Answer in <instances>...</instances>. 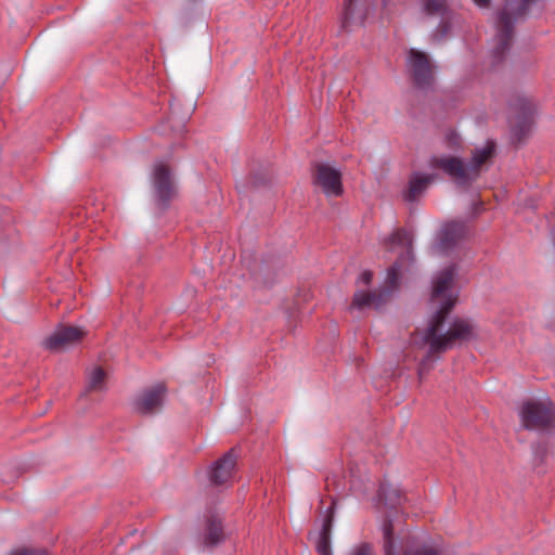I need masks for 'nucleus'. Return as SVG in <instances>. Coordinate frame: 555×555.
Returning a JSON list of instances; mask_svg holds the SVG:
<instances>
[{"label":"nucleus","mask_w":555,"mask_h":555,"mask_svg":"<svg viewBox=\"0 0 555 555\" xmlns=\"http://www.w3.org/2000/svg\"><path fill=\"white\" fill-rule=\"evenodd\" d=\"M385 244L390 247L400 246L404 251L399 259L387 270V276L382 287L374 292L358 291L353 295L352 305L358 309L373 307L380 309L391 297L399 285V272L405 260L411 261L412 255V235L408 231L400 229L387 237Z\"/></svg>","instance_id":"obj_2"},{"label":"nucleus","mask_w":555,"mask_h":555,"mask_svg":"<svg viewBox=\"0 0 555 555\" xmlns=\"http://www.w3.org/2000/svg\"><path fill=\"white\" fill-rule=\"evenodd\" d=\"M379 498L385 501L386 505L395 506L400 502L401 492L399 489L389 485H383L379 489Z\"/></svg>","instance_id":"obj_21"},{"label":"nucleus","mask_w":555,"mask_h":555,"mask_svg":"<svg viewBox=\"0 0 555 555\" xmlns=\"http://www.w3.org/2000/svg\"><path fill=\"white\" fill-rule=\"evenodd\" d=\"M106 373L102 367H94L89 375L87 390H104Z\"/></svg>","instance_id":"obj_20"},{"label":"nucleus","mask_w":555,"mask_h":555,"mask_svg":"<svg viewBox=\"0 0 555 555\" xmlns=\"http://www.w3.org/2000/svg\"><path fill=\"white\" fill-rule=\"evenodd\" d=\"M422 13L427 17L437 16L440 23L433 31V38L436 41L444 39L452 28L454 22V14L448 8L447 0H422Z\"/></svg>","instance_id":"obj_7"},{"label":"nucleus","mask_w":555,"mask_h":555,"mask_svg":"<svg viewBox=\"0 0 555 555\" xmlns=\"http://www.w3.org/2000/svg\"><path fill=\"white\" fill-rule=\"evenodd\" d=\"M455 275L456 267L452 264L438 272L433 280L431 302L438 304V307L422 337L428 352L418 367L421 378L430 371L435 354L478 337L476 324L468 319L457 318L444 330L447 315L456 301V295L451 291Z\"/></svg>","instance_id":"obj_1"},{"label":"nucleus","mask_w":555,"mask_h":555,"mask_svg":"<svg viewBox=\"0 0 555 555\" xmlns=\"http://www.w3.org/2000/svg\"><path fill=\"white\" fill-rule=\"evenodd\" d=\"M408 70L416 87L427 89L434 82V74L428 57L424 52L411 49L406 59Z\"/></svg>","instance_id":"obj_8"},{"label":"nucleus","mask_w":555,"mask_h":555,"mask_svg":"<svg viewBox=\"0 0 555 555\" xmlns=\"http://www.w3.org/2000/svg\"><path fill=\"white\" fill-rule=\"evenodd\" d=\"M521 425L527 430H547L555 426V404L550 398L529 399L519 408Z\"/></svg>","instance_id":"obj_5"},{"label":"nucleus","mask_w":555,"mask_h":555,"mask_svg":"<svg viewBox=\"0 0 555 555\" xmlns=\"http://www.w3.org/2000/svg\"><path fill=\"white\" fill-rule=\"evenodd\" d=\"M166 395L164 384H157L154 387L144 390L133 403V409L143 415L152 414L159 410L163 405Z\"/></svg>","instance_id":"obj_13"},{"label":"nucleus","mask_w":555,"mask_h":555,"mask_svg":"<svg viewBox=\"0 0 555 555\" xmlns=\"http://www.w3.org/2000/svg\"><path fill=\"white\" fill-rule=\"evenodd\" d=\"M223 539L222 519L217 514H210L206 518V528L203 543L206 546H215Z\"/></svg>","instance_id":"obj_19"},{"label":"nucleus","mask_w":555,"mask_h":555,"mask_svg":"<svg viewBox=\"0 0 555 555\" xmlns=\"http://www.w3.org/2000/svg\"><path fill=\"white\" fill-rule=\"evenodd\" d=\"M466 225L464 222L451 221L442 225L438 242L435 246L437 251L446 254L455 248V246L466 236Z\"/></svg>","instance_id":"obj_12"},{"label":"nucleus","mask_w":555,"mask_h":555,"mask_svg":"<svg viewBox=\"0 0 555 555\" xmlns=\"http://www.w3.org/2000/svg\"><path fill=\"white\" fill-rule=\"evenodd\" d=\"M371 4V0H345L341 27L347 28L352 23L362 25L370 12Z\"/></svg>","instance_id":"obj_15"},{"label":"nucleus","mask_w":555,"mask_h":555,"mask_svg":"<svg viewBox=\"0 0 555 555\" xmlns=\"http://www.w3.org/2000/svg\"><path fill=\"white\" fill-rule=\"evenodd\" d=\"M383 3L385 7H388V5H390L391 0H383Z\"/></svg>","instance_id":"obj_26"},{"label":"nucleus","mask_w":555,"mask_h":555,"mask_svg":"<svg viewBox=\"0 0 555 555\" xmlns=\"http://www.w3.org/2000/svg\"><path fill=\"white\" fill-rule=\"evenodd\" d=\"M373 279V273L369 270L363 271L359 276V282L363 283L364 285H369Z\"/></svg>","instance_id":"obj_24"},{"label":"nucleus","mask_w":555,"mask_h":555,"mask_svg":"<svg viewBox=\"0 0 555 555\" xmlns=\"http://www.w3.org/2000/svg\"><path fill=\"white\" fill-rule=\"evenodd\" d=\"M343 173L328 163H318L313 171V184L327 197H338L344 193Z\"/></svg>","instance_id":"obj_6"},{"label":"nucleus","mask_w":555,"mask_h":555,"mask_svg":"<svg viewBox=\"0 0 555 555\" xmlns=\"http://www.w3.org/2000/svg\"><path fill=\"white\" fill-rule=\"evenodd\" d=\"M435 175H424L414 172L410 180L406 190L403 192V198L406 202H414L420 195H422L427 186L435 180Z\"/></svg>","instance_id":"obj_18"},{"label":"nucleus","mask_w":555,"mask_h":555,"mask_svg":"<svg viewBox=\"0 0 555 555\" xmlns=\"http://www.w3.org/2000/svg\"><path fill=\"white\" fill-rule=\"evenodd\" d=\"M333 526V516L326 515L321 529L318 532L309 534V539L314 543L320 555H332L331 532Z\"/></svg>","instance_id":"obj_17"},{"label":"nucleus","mask_w":555,"mask_h":555,"mask_svg":"<svg viewBox=\"0 0 555 555\" xmlns=\"http://www.w3.org/2000/svg\"><path fill=\"white\" fill-rule=\"evenodd\" d=\"M474 3L480 8H487L490 4V0H473Z\"/></svg>","instance_id":"obj_25"},{"label":"nucleus","mask_w":555,"mask_h":555,"mask_svg":"<svg viewBox=\"0 0 555 555\" xmlns=\"http://www.w3.org/2000/svg\"><path fill=\"white\" fill-rule=\"evenodd\" d=\"M384 537V553L385 555H398L393 550V529L390 519H387L383 525ZM403 555H441L438 550L429 545H421L416 547H409L404 551Z\"/></svg>","instance_id":"obj_16"},{"label":"nucleus","mask_w":555,"mask_h":555,"mask_svg":"<svg viewBox=\"0 0 555 555\" xmlns=\"http://www.w3.org/2000/svg\"><path fill=\"white\" fill-rule=\"evenodd\" d=\"M85 332L76 326H60L43 340V347L50 351L66 349L83 337Z\"/></svg>","instance_id":"obj_11"},{"label":"nucleus","mask_w":555,"mask_h":555,"mask_svg":"<svg viewBox=\"0 0 555 555\" xmlns=\"http://www.w3.org/2000/svg\"><path fill=\"white\" fill-rule=\"evenodd\" d=\"M12 555H48L43 550H20L14 552Z\"/></svg>","instance_id":"obj_23"},{"label":"nucleus","mask_w":555,"mask_h":555,"mask_svg":"<svg viewBox=\"0 0 555 555\" xmlns=\"http://www.w3.org/2000/svg\"><path fill=\"white\" fill-rule=\"evenodd\" d=\"M495 143L487 141L481 147H476L472 153L468 164L456 156L434 155L429 158V167L441 169L454 183L464 189H468L480 176L481 166L493 157Z\"/></svg>","instance_id":"obj_3"},{"label":"nucleus","mask_w":555,"mask_h":555,"mask_svg":"<svg viewBox=\"0 0 555 555\" xmlns=\"http://www.w3.org/2000/svg\"><path fill=\"white\" fill-rule=\"evenodd\" d=\"M509 106L516 113L517 119L512 124L513 135L517 140H521L531 127L534 106L528 98L522 95L515 96Z\"/></svg>","instance_id":"obj_10"},{"label":"nucleus","mask_w":555,"mask_h":555,"mask_svg":"<svg viewBox=\"0 0 555 555\" xmlns=\"http://www.w3.org/2000/svg\"><path fill=\"white\" fill-rule=\"evenodd\" d=\"M348 555H374L373 545L367 542H361L353 545Z\"/></svg>","instance_id":"obj_22"},{"label":"nucleus","mask_w":555,"mask_h":555,"mask_svg":"<svg viewBox=\"0 0 555 555\" xmlns=\"http://www.w3.org/2000/svg\"><path fill=\"white\" fill-rule=\"evenodd\" d=\"M152 183L154 195L159 207L166 208L176 194L169 168L163 163L154 165Z\"/></svg>","instance_id":"obj_9"},{"label":"nucleus","mask_w":555,"mask_h":555,"mask_svg":"<svg viewBox=\"0 0 555 555\" xmlns=\"http://www.w3.org/2000/svg\"><path fill=\"white\" fill-rule=\"evenodd\" d=\"M534 0H504V5L494 18V35L491 42L492 66L499 65L512 47L515 24L528 11Z\"/></svg>","instance_id":"obj_4"},{"label":"nucleus","mask_w":555,"mask_h":555,"mask_svg":"<svg viewBox=\"0 0 555 555\" xmlns=\"http://www.w3.org/2000/svg\"><path fill=\"white\" fill-rule=\"evenodd\" d=\"M236 460L237 454L235 449H231L224 453L223 456L214 463L210 472V481L217 486L227 483L232 477Z\"/></svg>","instance_id":"obj_14"}]
</instances>
